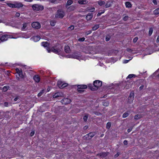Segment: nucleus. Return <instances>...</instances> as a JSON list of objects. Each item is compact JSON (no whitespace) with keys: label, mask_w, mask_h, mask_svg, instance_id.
<instances>
[{"label":"nucleus","mask_w":159,"mask_h":159,"mask_svg":"<svg viewBox=\"0 0 159 159\" xmlns=\"http://www.w3.org/2000/svg\"><path fill=\"white\" fill-rule=\"evenodd\" d=\"M42 45L44 47H47L49 44L47 42H43L41 43Z\"/></svg>","instance_id":"23"},{"label":"nucleus","mask_w":159,"mask_h":159,"mask_svg":"<svg viewBox=\"0 0 159 159\" xmlns=\"http://www.w3.org/2000/svg\"><path fill=\"white\" fill-rule=\"evenodd\" d=\"M1 41L3 42L7 40L8 38V36L7 35H4L2 36L0 35Z\"/></svg>","instance_id":"12"},{"label":"nucleus","mask_w":159,"mask_h":159,"mask_svg":"<svg viewBox=\"0 0 159 159\" xmlns=\"http://www.w3.org/2000/svg\"><path fill=\"white\" fill-rule=\"evenodd\" d=\"M83 119L85 121H86L88 119V116H85L83 118Z\"/></svg>","instance_id":"45"},{"label":"nucleus","mask_w":159,"mask_h":159,"mask_svg":"<svg viewBox=\"0 0 159 159\" xmlns=\"http://www.w3.org/2000/svg\"><path fill=\"white\" fill-rule=\"evenodd\" d=\"M111 3L110 2H108L106 3L105 6L106 8L109 7L111 6Z\"/></svg>","instance_id":"27"},{"label":"nucleus","mask_w":159,"mask_h":159,"mask_svg":"<svg viewBox=\"0 0 159 159\" xmlns=\"http://www.w3.org/2000/svg\"><path fill=\"white\" fill-rule=\"evenodd\" d=\"M34 79L35 81L36 82L38 83L40 81L39 77L38 75L34 76Z\"/></svg>","instance_id":"16"},{"label":"nucleus","mask_w":159,"mask_h":159,"mask_svg":"<svg viewBox=\"0 0 159 159\" xmlns=\"http://www.w3.org/2000/svg\"><path fill=\"white\" fill-rule=\"evenodd\" d=\"M74 28V26L73 25H71L69 27V29L70 30H73Z\"/></svg>","instance_id":"44"},{"label":"nucleus","mask_w":159,"mask_h":159,"mask_svg":"<svg viewBox=\"0 0 159 159\" xmlns=\"http://www.w3.org/2000/svg\"><path fill=\"white\" fill-rule=\"evenodd\" d=\"M20 15V14L19 12H16L15 14V16L17 17H19Z\"/></svg>","instance_id":"46"},{"label":"nucleus","mask_w":159,"mask_h":159,"mask_svg":"<svg viewBox=\"0 0 159 159\" xmlns=\"http://www.w3.org/2000/svg\"><path fill=\"white\" fill-rule=\"evenodd\" d=\"M134 93L133 92L130 93L128 98V99L130 102L133 101L134 100Z\"/></svg>","instance_id":"14"},{"label":"nucleus","mask_w":159,"mask_h":159,"mask_svg":"<svg viewBox=\"0 0 159 159\" xmlns=\"http://www.w3.org/2000/svg\"><path fill=\"white\" fill-rule=\"evenodd\" d=\"M85 39V38L84 37H83L81 38H80L78 40H79V41L83 42L84 40Z\"/></svg>","instance_id":"41"},{"label":"nucleus","mask_w":159,"mask_h":159,"mask_svg":"<svg viewBox=\"0 0 159 159\" xmlns=\"http://www.w3.org/2000/svg\"><path fill=\"white\" fill-rule=\"evenodd\" d=\"M102 104H103V105L104 106L107 107V106H108V105H109V103L107 102H103Z\"/></svg>","instance_id":"33"},{"label":"nucleus","mask_w":159,"mask_h":159,"mask_svg":"<svg viewBox=\"0 0 159 159\" xmlns=\"http://www.w3.org/2000/svg\"><path fill=\"white\" fill-rule=\"evenodd\" d=\"M9 87L8 86H5L3 88V90L4 91H6L9 89Z\"/></svg>","instance_id":"34"},{"label":"nucleus","mask_w":159,"mask_h":159,"mask_svg":"<svg viewBox=\"0 0 159 159\" xmlns=\"http://www.w3.org/2000/svg\"><path fill=\"white\" fill-rule=\"evenodd\" d=\"M156 41L157 43H158L159 42V35L157 37Z\"/></svg>","instance_id":"55"},{"label":"nucleus","mask_w":159,"mask_h":159,"mask_svg":"<svg viewBox=\"0 0 159 159\" xmlns=\"http://www.w3.org/2000/svg\"><path fill=\"white\" fill-rule=\"evenodd\" d=\"M32 7L34 10L36 11L42 10L44 8L43 6L39 4L34 5Z\"/></svg>","instance_id":"2"},{"label":"nucleus","mask_w":159,"mask_h":159,"mask_svg":"<svg viewBox=\"0 0 159 159\" xmlns=\"http://www.w3.org/2000/svg\"><path fill=\"white\" fill-rule=\"evenodd\" d=\"M65 15L64 12L62 10H58L55 15V17L57 18H62Z\"/></svg>","instance_id":"3"},{"label":"nucleus","mask_w":159,"mask_h":159,"mask_svg":"<svg viewBox=\"0 0 159 159\" xmlns=\"http://www.w3.org/2000/svg\"><path fill=\"white\" fill-rule=\"evenodd\" d=\"M93 17V14L92 13H90L88 14L86 17V19L87 20H91Z\"/></svg>","instance_id":"17"},{"label":"nucleus","mask_w":159,"mask_h":159,"mask_svg":"<svg viewBox=\"0 0 159 159\" xmlns=\"http://www.w3.org/2000/svg\"><path fill=\"white\" fill-rule=\"evenodd\" d=\"M141 118V116L139 115H137L135 116L134 119L136 120L139 119Z\"/></svg>","instance_id":"36"},{"label":"nucleus","mask_w":159,"mask_h":159,"mask_svg":"<svg viewBox=\"0 0 159 159\" xmlns=\"http://www.w3.org/2000/svg\"><path fill=\"white\" fill-rule=\"evenodd\" d=\"M104 12V11H103V12H102L101 13H98L97 14V16H100Z\"/></svg>","instance_id":"54"},{"label":"nucleus","mask_w":159,"mask_h":159,"mask_svg":"<svg viewBox=\"0 0 159 159\" xmlns=\"http://www.w3.org/2000/svg\"><path fill=\"white\" fill-rule=\"evenodd\" d=\"M8 104V103L7 102H5L4 103V105L6 107H7V105Z\"/></svg>","instance_id":"59"},{"label":"nucleus","mask_w":159,"mask_h":159,"mask_svg":"<svg viewBox=\"0 0 159 159\" xmlns=\"http://www.w3.org/2000/svg\"><path fill=\"white\" fill-rule=\"evenodd\" d=\"M25 1L27 2H31L32 1V0H24Z\"/></svg>","instance_id":"58"},{"label":"nucleus","mask_w":159,"mask_h":159,"mask_svg":"<svg viewBox=\"0 0 159 159\" xmlns=\"http://www.w3.org/2000/svg\"><path fill=\"white\" fill-rule=\"evenodd\" d=\"M104 155H105V156H106L107 155L106 154V153H104Z\"/></svg>","instance_id":"64"},{"label":"nucleus","mask_w":159,"mask_h":159,"mask_svg":"<svg viewBox=\"0 0 159 159\" xmlns=\"http://www.w3.org/2000/svg\"><path fill=\"white\" fill-rule=\"evenodd\" d=\"M50 90V87H48L46 91V90H45V93L49 92Z\"/></svg>","instance_id":"49"},{"label":"nucleus","mask_w":159,"mask_h":159,"mask_svg":"<svg viewBox=\"0 0 159 159\" xmlns=\"http://www.w3.org/2000/svg\"><path fill=\"white\" fill-rule=\"evenodd\" d=\"M87 86L85 85H79L78 86L77 90L79 92H81L84 91V89L87 88Z\"/></svg>","instance_id":"6"},{"label":"nucleus","mask_w":159,"mask_h":159,"mask_svg":"<svg viewBox=\"0 0 159 159\" xmlns=\"http://www.w3.org/2000/svg\"><path fill=\"white\" fill-rule=\"evenodd\" d=\"M126 7L127 8H130L131 7L132 5L130 2H126L125 3Z\"/></svg>","instance_id":"20"},{"label":"nucleus","mask_w":159,"mask_h":159,"mask_svg":"<svg viewBox=\"0 0 159 159\" xmlns=\"http://www.w3.org/2000/svg\"><path fill=\"white\" fill-rule=\"evenodd\" d=\"M153 13L155 15H157L159 14V8L157 9H155L153 11Z\"/></svg>","instance_id":"28"},{"label":"nucleus","mask_w":159,"mask_h":159,"mask_svg":"<svg viewBox=\"0 0 159 159\" xmlns=\"http://www.w3.org/2000/svg\"><path fill=\"white\" fill-rule=\"evenodd\" d=\"M45 93V89H42L41 91L40 92H39L38 94V97H40L41 96L42 94L44 93Z\"/></svg>","instance_id":"24"},{"label":"nucleus","mask_w":159,"mask_h":159,"mask_svg":"<svg viewBox=\"0 0 159 159\" xmlns=\"http://www.w3.org/2000/svg\"><path fill=\"white\" fill-rule=\"evenodd\" d=\"M152 32H153V30H152V28H151L149 29V34L150 35H151L152 33Z\"/></svg>","instance_id":"39"},{"label":"nucleus","mask_w":159,"mask_h":159,"mask_svg":"<svg viewBox=\"0 0 159 159\" xmlns=\"http://www.w3.org/2000/svg\"><path fill=\"white\" fill-rule=\"evenodd\" d=\"M89 10L90 12H93L95 11V9L94 8H91L89 9Z\"/></svg>","instance_id":"40"},{"label":"nucleus","mask_w":159,"mask_h":159,"mask_svg":"<svg viewBox=\"0 0 159 159\" xmlns=\"http://www.w3.org/2000/svg\"><path fill=\"white\" fill-rule=\"evenodd\" d=\"M58 86L60 89H63L67 85L66 83H64L61 80H59L57 83Z\"/></svg>","instance_id":"5"},{"label":"nucleus","mask_w":159,"mask_h":159,"mask_svg":"<svg viewBox=\"0 0 159 159\" xmlns=\"http://www.w3.org/2000/svg\"><path fill=\"white\" fill-rule=\"evenodd\" d=\"M138 40V38L137 37H136L134 38V39H133V42L134 43H135Z\"/></svg>","instance_id":"43"},{"label":"nucleus","mask_w":159,"mask_h":159,"mask_svg":"<svg viewBox=\"0 0 159 159\" xmlns=\"http://www.w3.org/2000/svg\"><path fill=\"white\" fill-rule=\"evenodd\" d=\"M7 6L15 8L14 2L13 3H7Z\"/></svg>","instance_id":"26"},{"label":"nucleus","mask_w":159,"mask_h":159,"mask_svg":"<svg viewBox=\"0 0 159 159\" xmlns=\"http://www.w3.org/2000/svg\"><path fill=\"white\" fill-rule=\"evenodd\" d=\"M132 128H130L129 129H128V130H127V131L128 133H129L130 132V131H131L132 130Z\"/></svg>","instance_id":"52"},{"label":"nucleus","mask_w":159,"mask_h":159,"mask_svg":"<svg viewBox=\"0 0 159 159\" xmlns=\"http://www.w3.org/2000/svg\"><path fill=\"white\" fill-rule=\"evenodd\" d=\"M63 94L61 93L58 92L54 94L53 96V98H56L58 97L61 96Z\"/></svg>","instance_id":"15"},{"label":"nucleus","mask_w":159,"mask_h":159,"mask_svg":"<svg viewBox=\"0 0 159 159\" xmlns=\"http://www.w3.org/2000/svg\"><path fill=\"white\" fill-rule=\"evenodd\" d=\"M119 155V154L118 153H117V154H116L115 155V157H118Z\"/></svg>","instance_id":"56"},{"label":"nucleus","mask_w":159,"mask_h":159,"mask_svg":"<svg viewBox=\"0 0 159 159\" xmlns=\"http://www.w3.org/2000/svg\"><path fill=\"white\" fill-rule=\"evenodd\" d=\"M27 26V23H25L23 25V26L21 28V30H25V28Z\"/></svg>","instance_id":"22"},{"label":"nucleus","mask_w":159,"mask_h":159,"mask_svg":"<svg viewBox=\"0 0 159 159\" xmlns=\"http://www.w3.org/2000/svg\"><path fill=\"white\" fill-rule=\"evenodd\" d=\"M132 58V57H131V58L129 60H124L123 61V63H126L130 61L131 59Z\"/></svg>","instance_id":"42"},{"label":"nucleus","mask_w":159,"mask_h":159,"mask_svg":"<svg viewBox=\"0 0 159 159\" xmlns=\"http://www.w3.org/2000/svg\"><path fill=\"white\" fill-rule=\"evenodd\" d=\"M0 23H5V21L4 19H0Z\"/></svg>","instance_id":"53"},{"label":"nucleus","mask_w":159,"mask_h":159,"mask_svg":"<svg viewBox=\"0 0 159 159\" xmlns=\"http://www.w3.org/2000/svg\"><path fill=\"white\" fill-rule=\"evenodd\" d=\"M65 51L67 53H68L70 52V49L69 47L68 46H66L65 47Z\"/></svg>","instance_id":"19"},{"label":"nucleus","mask_w":159,"mask_h":159,"mask_svg":"<svg viewBox=\"0 0 159 159\" xmlns=\"http://www.w3.org/2000/svg\"><path fill=\"white\" fill-rule=\"evenodd\" d=\"M91 33V30H90V31H89V33H87V34H90Z\"/></svg>","instance_id":"60"},{"label":"nucleus","mask_w":159,"mask_h":159,"mask_svg":"<svg viewBox=\"0 0 159 159\" xmlns=\"http://www.w3.org/2000/svg\"><path fill=\"white\" fill-rule=\"evenodd\" d=\"M17 98H15V99H14V100L15 101H17Z\"/></svg>","instance_id":"62"},{"label":"nucleus","mask_w":159,"mask_h":159,"mask_svg":"<svg viewBox=\"0 0 159 159\" xmlns=\"http://www.w3.org/2000/svg\"><path fill=\"white\" fill-rule=\"evenodd\" d=\"M98 3L99 5L101 6H102L105 5V2L100 0L98 2Z\"/></svg>","instance_id":"25"},{"label":"nucleus","mask_w":159,"mask_h":159,"mask_svg":"<svg viewBox=\"0 0 159 159\" xmlns=\"http://www.w3.org/2000/svg\"><path fill=\"white\" fill-rule=\"evenodd\" d=\"M56 22L55 21L52 20L50 22V25L52 26H53L55 25Z\"/></svg>","instance_id":"35"},{"label":"nucleus","mask_w":159,"mask_h":159,"mask_svg":"<svg viewBox=\"0 0 159 159\" xmlns=\"http://www.w3.org/2000/svg\"><path fill=\"white\" fill-rule=\"evenodd\" d=\"M88 2L86 0H79L78 1V3L81 4H84L87 3Z\"/></svg>","instance_id":"21"},{"label":"nucleus","mask_w":159,"mask_h":159,"mask_svg":"<svg viewBox=\"0 0 159 159\" xmlns=\"http://www.w3.org/2000/svg\"><path fill=\"white\" fill-rule=\"evenodd\" d=\"M72 58L78 59L80 61L83 59V57H82L81 55L78 53H74L71 56Z\"/></svg>","instance_id":"4"},{"label":"nucleus","mask_w":159,"mask_h":159,"mask_svg":"<svg viewBox=\"0 0 159 159\" xmlns=\"http://www.w3.org/2000/svg\"><path fill=\"white\" fill-rule=\"evenodd\" d=\"M34 131H32L30 133V135L32 136L34 135Z\"/></svg>","instance_id":"48"},{"label":"nucleus","mask_w":159,"mask_h":159,"mask_svg":"<svg viewBox=\"0 0 159 159\" xmlns=\"http://www.w3.org/2000/svg\"><path fill=\"white\" fill-rule=\"evenodd\" d=\"M110 39L108 37H106V40L107 41H108Z\"/></svg>","instance_id":"57"},{"label":"nucleus","mask_w":159,"mask_h":159,"mask_svg":"<svg viewBox=\"0 0 159 159\" xmlns=\"http://www.w3.org/2000/svg\"><path fill=\"white\" fill-rule=\"evenodd\" d=\"M71 102V100L67 98H64L61 100V102L63 104H67Z\"/></svg>","instance_id":"10"},{"label":"nucleus","mask_w":159,"mask_h":159,"mask_svg":"<svg viewBox=\"0 0 159 159\" xmlns=\"http://www.w3.org/2000/svg\"><path fill=\"white\" fill-rule=\"evenodd\" d=\"M111 124L110 122L107 123L106 125V128L107 129H109L111 126Z\"/></svg>","instance_id":"30"},{"label":"nucleus","mask_w":159,"mask_h":159,"mask_svg":"<svg viewBox=\"0 0 159 159\" xmlns=\"http://www.w3.org/2000/svg\"><path fill=\"white\" fill-rule=\"evenodd\" d=\"M32 27L34 28L38 29L41 27L40 24L38 22H34L32 24Z\"/></svg>","instance_id":"8"},{"label":"nucleus","mask_w":159,"mask_h":159,"mask_svg":"<svg viewBox=\"0 0 159 159\" xmlns=\"http://www.w3.org/2000/svg\"><path fill=\"white\" fill-rule=\"evenodd\" d=\"M0 0L1 1H4L5 0Z\"/></svg>","instance_id":"63"},{"label":"nucleus","mask_w":159,"mask_h":159,"mask_svg":"<svg viewBox=\"0 0 159 159\" xmlns=\"http://www.w3.org/2000/svg\"><path fill=\"white\" fill-rule=\"evenodd\" d=\"M102 84V82L99 80H95L94 82L93 85L97 89L101 87Z\"/></svg>","instance_id":"7"},{"label":"nucleus","mask_w":159,"mask_h":159,"mask_svg":"<svg viewBox=\"0 0 159 159\" xmlns=\"http://www.w3.org/2000/svg\"><path fill=\"white\" fill-rule=\"evenodd\" d=\"M134 76L135 75L133 74H129L128 75L127 77H128L129 78H131Z\"/></svg>","instance_id":"38"},{"label":"nucleus","mask_w":159,"mask_h":159,"mask_svg":"<svg viewBox=\"0 0 159 159\" xmlns=\"http://www.w3.org/2000/svg\"><path fill=\"white\" fill-rule=\"evenodd\" d=\"M40 39L39 36H34L30 39V40L33 41L35 42H37L39 41Z\"/></svg>","instance_id":"13"},{"label":"nucleus","mask_w":159,"mask_h":159,"mask_svg":"<svg viewBox=\"0 0 159 159\" xmlns=\"http://www.w3.org/2000/svg\"><path fill=\"white\" fill-rule=\"evenodd\" d=\"M143 88V86H141L139 88L140 89H142Z\"/></svg>","instance_id":"61"},{"label":"nucleus","mask_w":159,"mask_h":159,"mask_svg":"<svg viewBox=\"0 0 159 159\" xmlns=\"http://www.w3.org/2000/svg\"><path fill=\"white\" fill-rule=\"evenodd\" d=\"M128 18V16H125L124 18H123V20H125V21H126V20Z\"/></svg>","instance_id":"47"},{"label":"nucleus","mask_w":159,"mask_h":159,"mask_svg":"<svg viewBox=\"0 0 159 159\" xmlns=\"http://www.w3.org/2000/svg\"><path fill=\"white\" fill-rule=\"evenodd\" d=\"M72 3V1L71 0H68L67 1L66 4L67 5H70Z\"/></svg>","instance_id":"32"},{"label":"nucleus","mask_w":159,"mask_h":159,"mask_svg":"<svg viewBox=\"0 0 159 159\" xmlns=\"http://www.w3.org/2000/svg\"><path fill=\"white\" fill-rule=\"evenodd\" d=\"M94 135V133H90L88 134L87 135H86L88 136V139H90L92 138L93 137Z\"/></svg>","instance_id":"18"},{"label":"nucleus","mask_w":159,"mask_h":159,"mask_svg":"<svg viewBox=\"0 0 159 159\" xmlns=\"http://www.w3.org/2000/svg\"><path fill=\"white\" fill-rule=\"evenodd\" d=\"M152 2L155 5H157V4L156 0H153Z\"/></svg>","instance_id":"51"},{"label":"nucleus","mask_w":159,"mask_h":159,"mask_svg":"<svg viewBox=\"0 0 159 159\" xmlns=\"http://www.w3.org/2000/svg\"><path fill=\"white\" fill-rule=\"evenodd\" d=\"M98 25H96L94 26L93 28V30H95L99 28Z\"/></svg>","instance_id":"31"},{"label":"nucleus","mask_w":159,"mask_h":159,"mask_svg":"<svg viewBox=\"0 0 159 159\" xmlns=\"http://www.w3.org/2000/svg\"><path fill=\"white\" fill-rule=\"evenodd\" d=\"M124 144L125 145H127L128 144L127 141L126 140H125L124 141Z\"/></svg>","instance_id":"50"},{"label":"nucleus","mask_w":159,"mask_h":159,"mask_svg":"<svg viewBox=\"0 0 159 159\" xmlns=\"http://www.w3.org/2000/svg\"><path fill=\"white\" fill-rule=\"evenodd\" d=\"M16 73L18 74L19 76L21 78H24V76L22 74V71L21 69H19L18 68H16Z\"/></svg>","instance_id":"11"},{"label":"nucleus","mask_w":159,"mask_h":159,"mask_svg":"<svg viewBox=\"0 0 159 159\" xmlns=\"http://www.w3.org/2000/svg\"><path fill=\"white\" fill-rule=\"evenodd\" d=\"M129 115V114L127 112H125L123 114L122 117L123 118H125L127 117Z\"/></svg>","instance_id":"29"},{"label":"nucleus","mask_w":159,"mask_h":159,"mask_svg":"<svg viewBox=\"0 0 159 159\" xmlns=\"http://www.w3.org/2000/svg\"><path fill=\"white\" fill-rule=\"evenodd\" d=\"M15 8H20L22 7L24 5L21 2H14Z\"/></svg>","instance_id":"9"},{"label":"nucleus","mask_w":159,"mask_h":159,"mask_svg":"<svg viewBox=\"0 0 159 159\" xmlns=\"http://www.w3.org/2000/svg\"><path fill=\"white\" fill-rule=\"evenodd\" d=\"M30 35H29L28 34H25L24 36H22V37L27 39L30 38Z\"/></svg>","instance_id":"37"},{"label":"nucleus","mask_w":159,"mask_h":159,"mask_svg":"<svg viewBox=\"0 0 159 159\" xmlns=\"http://www.w3.org/2000/svg\"><path fill=\"white\" fill-rule=\"evenodd\" d=\"M62 49L61 46L60 45H58L55 47H52L51 49L47 48V50L48 52H52L54 53L60 54L61 53Z\"/></svg>","instance_id":"1"}]
</instances>
